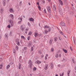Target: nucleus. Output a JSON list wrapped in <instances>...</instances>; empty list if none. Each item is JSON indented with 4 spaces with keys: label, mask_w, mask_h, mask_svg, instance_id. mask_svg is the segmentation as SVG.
<instances>
[{
    "label": "nucleus",
    "mask_w": 76,
    "mask_h": 76,
    "mask_svg": "<svg viewBox=\"0 0 76 76\" xmlns=\"http://www.w3.org/2000/svg\"><path fill=\"white\" fill-rule=\"evenodd\" d=\"M22 22V21H19L18 22V24H20Z\"/></svg>",
    "instance_id": "41"
},
{
    "label": "nucleus",
    "mask_w": 76,
    "mask_h": 76,
    "mask_svg": "<svg viewBox=\"0 0 76 76\" xmlns=\"http://www.w3.org/2000/svg\"><path fill=\"white\" fill-rule=\"evenodd\" d=\"M60 25L61 26H64V23L62 22L60 23Z\"/></svg>",
    "instance_id": "20"
},
{
    "label": "nucleus",
    "mask_w": 76,
    "mask_h": 76,
    "mask_svg": "<svg viewBox=\"0 0 76 76\" xmlns=\"http://www.w3.org/2000/svg\"><path fill=\"white\" fill-rule=\"evenodd\" d=\"M51 31V28H50V27L49 28V29L48 30V32H50V31Z\"/></svg>",
    "instance_id": "49"
},
{
    "label": "nucleus",
    "mask_w": 76,
    "mask_h": 76,
    "mask_svg": "<svg viewBox=\"0 0 76 76\" xmlns=\"http://www.w3.org/2000/svg\"><path fill=\"white\" fill-rule=\"evenodd\" d=\"M9 25L11 27L13 26V21L12 20H10L9 21Z\"/></svg>",
    "instance_id": "2"
},
{
    "label": "nucleus",
    "mask_w": 76,
    "mask_h": 76,
    "mask_svg": "<svg viewBox=\"0 0 76 76\" xmlns=\"http://www.w3.org/2000/svg\"><path fill=\"white\" fill-rule=\"evenodd\" d=\"M59 2L61 6H63V3L61 0H59Z\"/></svg>",
    "instance_id": "13"
},
{
    "label": "nucleus",
    "mask_w": 76,
    "mask_h": 76,
    "mask_svg": "<svg viewBox=\"0 0 76 76\" xmlns=\"http://www.w3.org/2000/svg\"><path fill=\"white\" fill-rule=\"evenodd\" d=\"M62 61H65V59H64V58H63Z\"/></svg>",
    "instance_id": "64"
},
{
    "label": "nucleus",
    "mask_w": 76,
    "mask_h": 76,
    "mask_svg": "<svg viewBox=\"0 0 76 76\" xmlns=\"http://www.w3.org/2000/svg\"><path fill=\"white\" fill-rule=\"evenodd\" d=\"M55 57L56 58H58V54H56Z\"/></svg>",
    "instance_id": "45"
},
{
    "label": "nucleus",
    "mask_w": 76,
    "mask_h": 76,
    "mask_svg": "<svg viewBox=\"0 0 76 76\" xmlns=\"http://www.w3.org/2000/svg\"><path fill=\"white\" fill-rule=\"evenodd\" d=\"M38 8L39 10H41V7L39 5H38Z\"/></svg>",
    "instance_id": "47"
},
{
    "label": "nucleus",
    "mask_w": 76,
    "mask_h": 76,
    "mask_svg": "<svg viewBox=\"0 0 76 76\" xmlns=\"http://www.w3.org/2000/svg\"><path fill=\"white\" fill-rule=\"evenodd\" d=\"M2 60V58H0V61H1Z\"/></svg>",
    "instance_id": "63"
},
{
    "label": "nucleus",
    "mask_w": 76,
    "mask_h": 76,
    "mask_svg": "<svg viewBox=\"0 0 76 76\" xmlns=\"http://www.w3.org/2000/svg\"><path fill=\"white\" fill-rule=\"evenodd\" d=\"M28 35H32V32L31 31H29L28 32Z\"/></svg>",
    "instance_id": "32"
},
{
    "label": "nucleus",
    "mask_w": 76,
    "mask_h": 76,
    "mask_svg": "<svg viewBox=\"0 0 76 76\" xmlns=\"http://www.w3.org/2000/svg\"><path fill=\"white\" fill-rule=\"evenodd\" d=\"M48 64H45V70H47L48 69Z\"/></svg>",
    "instance_id": "9"
},
{
    "label": "nucleus",
    "mask_w": 76,
    "mask_h": 76,
    "mask_svg": "<svg viewBox=\"0 0 76 76\" xmlns=\"http://www.w3.org/2000/svg\"><path fill=\"white\" fill-rule=\"evenodd\" d=\"M28 64H32V61L31 60H28Z\"/></svg>",
    "instance_id": "12"
},
{
    "label": "nucleus",
    "mask_w": 76,
    "mask_h": 76,
    "mask_svg": "<svg viewBox=\"0 0 76 76\" xmlns=\"http://www.w3.org/2000/svg\"><path fill=\"white\" fill-rule=\"evenodd\" d=\"M64 72H62V74L59 73V76H63V75H64Z\"/></svg>",
    "instance_id": "26"
},
{
    "label": "nucleus",
    "mask_w": 76,
    "mask_h": 76,
    "mask_svg": "<svg viewBox=\"0 0 76 76\" xmlns=\"http://www.w3.org/2000/svg\"><path fill=\"white\" fill-rule=\"evenodd\" d=\"M3 67V65L2 64L0 65V69H1Z\"/></svg>",
    "instance_id": "43"
},
{
    "label": "nucleus",
    "mask_w": 76,
    "mask_h": 76,
    "mask_svg": "<svg viewBox=\"0 0 76 76\" xmlns=\"http://www.w3.org/2000/svg\"><path fill=\"white\" fill-rule=\"evenodd\" d=\"M3 2V6H5L6 4V0H4Z\"/></svg>",
    "instance_id": "16"
},
{
    "label": "nucleus",
    "mask_w": 76,
    "mask_h": 76,
    "mask_svg": "<svg viewBox=\"0 0 76 76\" xmlns=\"http://www.w3.org/2000/svg\"><path fill=\"white\" fill-rule=\"evenodd\" d=\"M32 45V44L31 43H28V47H30Z\"/></svg>",
    "instance_id": "42"
},
{
    "label": "nucleus",
    "mask_w": 76,
    "mask_h": 76,
    "mask_svg": "<svg viewBox=\"0 0 76 76\" xmlns=\"http://www.w3.org/2000/svg\"><path fill=\"white\" fill-rule=\"evenodd\" d=\"M5 37H6V38H7L8 37V34H5Z\"/></svg>",
    "instance_id": "40"
},
{
    "label": "nucleus",
    "mask_w": 76,
    "mask_h": 76,
    "mask_svg": "<svg viewBox=\"0 0 76 76\" xmlns=\"http://www.w3.org/2000/svg\"><path fill=\"white\" fill-rule=\"evenodd\" d=\"M12 32H10L9 34L10 36H12Z\"/></svg>",
    "instance_id": "50"
},
{
    "label": "nucleus",
    "mask_w": 76,
    "mask_h": 76,
    "mask_svg": "<svg viewBox=\"0 0 76 76\" xmlns=\"http://www.w3.org/2000/svg\"><path fill=\"white\" fill-rule=\"evenodd\" d=\"M7 26V27L8 28H10V27H11L10 25H8Z\"/></svg>",
    "instance_id": "52"
},
{
    "label": "nucleus",
    "mask_w": 76,
    "mask_h": 76,
    "mask_svg": "<svg viewBox=\"0 0 76 76\" xmlns=\"http://www.w3.org/2000/svg\"><path fill=\"white\" fill-rule=\"evenodd\" d=\"M53 10H54V11H56V6L53 5Z\"/></svg>",
    "instance_id": "17"
},
{
    "label": "nucleus",
    "mask_w": 76,
    "mask_h": 76,
    "mask_svg": "<svg viewBox=\"0 0 76 76\" xmlns=\"http://www.w3.org/2000/svg\"><path fill=\"white\" fill-rule=\"evenodd\" d=\"M45 28H50V26H47V25H46L45 26Z\"/></svg>",
    "instance_id": "35"
},
{
    "label": "nucleus",
    "mask_w": 76,
    "mask_h": 76,
    "mask_svg": "<svg viewBox=\"0 0 76 76\" xmlns=\"http://www.w3.org/2000/svg\"><path fill=\"white\" fill-rule=\"evenodd\" d=\"M37 5H39V2H37Z\"/></svg>",
    "instance_id": "62"
},
{
    "label": "nucleus",
    "mask_w": 76,
    "mask_h": 76,
    "mask_svg": "<svg viewBox=\"0 0 76 76\" xmlns=\"http://www.w3.org/2000/svg\"><path fill=\"white\" fill-rule=\"evenodd\" d=\"M60 10H59V13L60 15H61V16L62 15H63V12H62V9H60Z\"/></svg>",
    "instance_id": "7"
},
{
    "label": "nucleus",
    "mask_w": 76,
    "mask_h": 76,
    "mask_svg": "<svg viewBox=\"0 0 76 76\" xmlns=\"http://www.w3.org/2000/svg\"><path fill=\"white\" fill-rule=\"evenodd\" d=\"M57 39H58V38L57 37H55L54 38V41L55 42H57Z\"/></svg>",
    "instance_id": "19"
},
{
    "label": "nucleus",
    "mask_w": 76,
    "mask_h": 76,
    "mask_svg": "<svg viewBox=\"0 0 76 76\" xmlns=\"http://www.w3.org/2000/svg\"><path fill=\"white\" fill-rule=\"evenodd\" d=\"M18 20H20V21H23L22 20V17H20L18 18Z\"/></svg>",
    "instance_id": "18"
},
{
    "label": "nucleus",
    "mask_w": 76,
    "mask_h": 76,
    "mask_svg": "<svg viewBox=\"0 0 76 76\" xmlns=\"http://www.w3.org/2000/svg\"><path fill=\"white\" fill-rule=\"evenodd\" d=\"M53 42H54V40H53V39L52 38L50 39L49 41V45H52V44L53 43Z\"/></svg>",
    "instance_id": "3"
},
{
    "label": "nucleus",
    "mask_w": 76,
    "mask_h": 76,
    "mask_svg": "<svg viewBox=\"0 0 76 76\" xmlns=\"http://www.w3.org/2000/svg\"><path fill=\"white\" fill-rule=\"evenodd\" d=\"M35 64H39L41 63V61H40L39 60H37L35 62Z\"/></svg>",
    "instance_id": "5"
},
{
    "label": "nucleus",
    "mask_w": 76,
    "mask_h": 76,
    "mask_svg": "<svg viewBox=\"0 0 76 76\" xmlns=\"http://www.w3.org/2000/svg\"><path fill=\"white\" fill-rule=\"evenodd\" d=\"M28 26L29 27H30L31 26V24H30V23L29 22L28 23Z\"/></svg>",
    "instance_id": "33"
},
{
    "label": "nucleus",
    "mask_w": 76,
    "mask_h": 76,
    "mask_svg": "<svg viewBox=\"0 0 76 76\" xmlns=\"http://www.w3.org/2000/svg\"><path fill=\"white\" fill-rule=\"evenodd\" d=\"M70 49L71 50V51H73V49L72 48V47H70Z\"/></svg>",
    "instance_id": "54"
},
{
    "label": "nucleus",
    "mask_w": 76,
    "mask_h": 76,
    "mask_svg": "<svg viewBox=\"0 0 76 76\" xmlns=\"http://www.w3.org/2000/svg\"><path fill=\"white\" fill-rule=\"evenodd\" d=\"M10 17L11 18H12V20H13V15L12 14H10Z\"/></svg>",
    "instance_id": "15"
},
{
    "label": "nucleus",
    "mask_w": 76,
    "mask_h": 76,
    "mask_svg": "<svg viewBox=\"0 0 76 76\" xmlns=\"http://www.w3.org/2000/svg\"><path fill=\"white\" fill-rule=\"evenodd\" d=\"M13 53L14 55L16 54V50H15V49H13Z\"/></svg>",
    "instance_id": "29"
},
{
    "label": "nucleus",
    "mask_w": 76,
    "mask_h": 76,
    "mask_svg": "<svg viewBox=\"0 0 76 76\" xmlns=\"http://www.w3.org/2000/svg\"><path fill=\"white\" fill-rule=\"evenodd\" d=\"M17 45H18V46H19L20 45V42H17V43H16Z\"/></svg>",
    "instance_id": "31"
},
{
    "label": "nucleus",
    "mask_w": 76,
    "mask_h": 76,
    "mask_svg": "<svg viewBox=\"0 0 76 76\" xmlns=\"http://www.w3.org/2000/svg\"><path fill=\"white\" fill-rule=\"evenodd\" d=\"M19 4L20 5H21V4H22V1H20V2Z\"/></svg>",
    "instance_id": "61"
},
{
    "label": "nucleus",
    "mask_w": 76,
    "mask_h": 76,
    "mask_svg": "<svg viewBox=\"0 0 76 76\" xmlns=\"http://www.w3.org/2000/svg\"><path fill=\"white\" fill-rule=\"evenodd\" d=\"M47 9L48 12H49V13H51V9L50 8V7H47Z\"/></svg>",
    "instance_id": "8"
},
{
    "label": "nucleus",
    "mask_w": 76,
    "mask_h": 76,
    "mask_svg": "<svg viewBox=\"0 0 76 76\" xmlns=\"http://www.w3.org/2000/svg\"><path fill=\"white\" fill-rule=\"evenodd\" d=\"M21 59H22V56H20L19 58V60L20 61L21 60Z\"/></svg>",
    "instance_id": "48"
},
{
    "label": "nucleus",
    "mask_w": 76,
    "mask_h": 76,
    "mask_svg": "<svg viewBox=\"0 0 76 76\" xmlns=\"http://www.w3.org/2000/svg\"><path fill=\"white\" fill-rule=\"evenodd\" d=\"M27 49V48H26V47H25L24 48V50H26Z\"/></svg>",
    "instance_id": "57"
},
{
    "label": "nucleus",
    "mask_w": 76,
    "mask_h": 76,
    "mask_svg": "<svg viewBox=\"0 0 76 76\" xmlns=\"http://www.w3.org/2000/svg\"><path fill=\"white\" fill-rule=\"evenodd\" d=\"M63 51H64L65 53H67V51L66 50L64 49H63Z\"/></svg>",
    "instance_id": "24"
},
{
    "label": "nucleus",
    "mask_w": 76,
    "mask_h": 76,
    "mask_svg": "<svg viewBox=\"0 0 76 76\" xmlns=\"http://www.w3.org/2000/svg\"><path fill=\"white\" fill-rule=\"evenodd\" d=\"M19 42V39H17L16 40H15V42H16V43H17V42Z\"/></svg>",
    "instance_id": "23"
},
{
    "label": "nucleus",
    "mask_w": 76,
    "mask_h": 76,
    "mask_svg": "<svg viewBox=\"0 0 76 76\" xmlns=\"http://www.w3.org/2000/svg\"><path fill=\"white\" fill-rule=\"evenodd\" d=\"M45 32L46 34H47L48 32V31L47 30H46L45 31Z\"/></svg>",
    "instance_id": "34"
},
{
    "label": "nucleus",
    "mask_w": 76,
    "mask_h": 76,
    "mask_svg": "<svg viewBox=\"0 0 76 76\" xmlns=\"http://www.w3.org/2000/svg\"><path fill=\"white\" fill-rule=\"evenodd\" d=\"M19 76V74L18 73H16L15 74V76Z\"/></svg>",
    "instance_id": "56"
},
{
    "label": "nucleus",
    "mask_w": 76,
    "mask_h": 76,
    "mask_svg": "<svg viewBox=\"0 0 76 76\" xmlns=\"http://www.w3.org/2000/svg\"><path fill=\"white\" fill-rule=\"evenodd\" d=\"M44 12L45 13H47V11L46 10H45V9L44 10Z\"/></svg>",
    "instance_id": "55"
},
{
    "label": "nucleus",
    "mask_w": 76,
    "mask_h": 76,
    "mask_svg": "<svg viewBox=\"0 0 76 76\" xmlns=\"http://www.w3.org/2000/svg\"><path fill=\"white\" fill-rule=\"evenodd\" d=\"M40 57L41 58H43V57H44V55L42 54L41 55Z\"/></svg>",
    "instance_id": "36"
},
{
    "label": "nucleus",
    "mask_w": 76,
    "mask_h": 76,
    "mask_svg": "<svg viewBox=\"0 0 76 76\" xmlns=\"http://www.w3.org/2000/svg\"><path fill=\"white\" fill-rule=\"evenodd\" d=\"M45 60H47V56H45Z\"/></svg>",
    "instance_id": "53"
},
{
    "label": "nucleus",
    "mask_w": 76,
    "mask_h": 76,
    "mask_svg": "<svg viewBox=\"0 0 76 76\" xmlns=\"http://www.w3.org/2000/svg\"><path fill=\"white\" fill-rule=\"evenodd\" d=\"M0 12L1 14H3L4 12V9L3 8H1L0 10Z\"/></svg>",
    "instance_id": "6"
},
{
    "label": "nucleus",
    "mask_w": 76,
    "mask_h": 76,
    "mask_svg": "<svg viewBox=\"0 0 76 76\" xmlns=\"http://www.w3.org/2000/svg\"><path fill=\"white\" fill-rule=\"evenodd\" d=\"M59 57H61V54H60L59 55Z\"/></svg>",
    "instance_id": "60"
},
{
    "label": "nucleus",
    "mask_w": 76,
    "mask_h": 76,
    "mask_svg": "<svg viewBox=\"0 0 76 76\" xmlns=\"http://www.w3.org/2000/svg\"><path fill=\"white\" fill-rule=\"evenodd\" d=\"M30 38H31V37L30 36H29L27 37V39L28 40H29L30 39Z\"/></svg>",
    "instance_id": "46"
},
{
    "label": "nucleus",
    "mask_w": 76,
    "mask_h": 76,
    "mask_svg": "<svg viewBox=\"0 0 76 76\" xmlns=\"http://www.w3.org/2000/svg\"><path fill=\"white\" fill-rule=\"evenodd\" d=\"M26 28V26L25 25H21L20 27V31H24V29Z\"/></svg>",
    "instance_id": "1"
},
{
    "label": "nucleus",
    "mask_w": 76,
    "mask_h": 76,
    "mask_svg": "<svg viewBox=\"0 0 76 76\" xmlns=\"http://www.w3.org/2000/svg\"><path fill=\"white\" fill-rule=\"evenodd\" d=\"M20 68H21V64L20 63L19 64V69H20Z\"/></svg>",
    "instance_id": "27"
},
{
    "label": "nucleus",
    "mask_w": 76,
    "mask_h": 76,
    "mask_svg": "<svg viewBox=\"0 0 76 76\" xmlns=\"http://www.w3.org/2000/svg\"><path fill=\"white\" fill-rule=\"evenodd\" d=\"M38 33H35L34 34V35L35 37L38 35Z\"/></svg>",
    "instance_id": "21"
},
{
    "label": "nucleus",
    "mask_w": 76,
    "mask_h": 76,
    "mask_svg": "<svg viewBox=\"0 0 76 76\" xmlns=\"http://www.w3.org/2000/svg\"><path fill=\"white\" fill-rule=\"evenodd\" d=\"M21 38H22V39H25V37L24 36H21Z\"/></svg>",
    "instance_id": "28"
},
{
    "label": "nucleus",
    "mask_w": 76,
    "mask_h": 76,
    "mask_svg": "<svg viewBox=\"0 0 76 76\" xmlns=\"http://www.w3.org/2000/svg\"><path fill=\"white\" fill-rule=\"evenodd\" d=\"M51 52H54V48H51Z\"/></svg>",
    "instance_id": "37"
},
{
    "label": "nucleus",
    "mask_w": 76,
    "mask_h": 76,
    "mask_svg": "<svg viewBox=\"0 0 76 76\" xmlns=\"http://www.w3.org/2000/svg\"><path fill=\"white\" fill-rule=\"evenodd\" d=\"M10 65H7L6 67L7 69H9V68H10Z\"/></svg>",
    "instance_id": "22"
},
{
    "label": "nucleus",
    "mask_w": 76,
    "mask_h": 76,
    "mask_svg": "<svg viewBox=\"0 0 76 76\" xmlns=\"http://www.w3.org/2000/svg\"><path fill=\"white\" fill-rule=\"evenodd\" d=\"M72 62H73V63H75V61L73 59H72Z\"/></svg>",
    "instance_id": "58"
},
{
    "label": "nucleus",
    "mask_w": 76,
    "mask_h": 76,
    "mask_svg": "<svg viewBox=\"0 0 76 76\" xmlns=\"http://www.w3.org/2000/svg\"><path fill=\"white\" fill-rule=\"evenodd\" d=\"M70 70H68L67 72V76H70Z\"/></svg>",
    "instance_id": "11"
},
{
    "label": "nucleus",
    "mask_w": 76,
    "mask_h": 76,
    "mask_svg": "<svg viewBox=\"0 0 76 76\" xmlns=\"http://www.w3.org/2000/svg\"><path fill=\"white\" fill-rule=\"evenodd\" d=\"M29 30V28H26L25 30V32L26 34H27V32H28V31Z\"/></svg>",
    "instance_id": "10"
},
{
    "label": "nucleus",
    "mask_w": 76,
    "mask_h": 76,
    "mask_svg": "<svg viewBox=\"0 0 76 76\" xmlns=\"http://www.w3.org/2000/svg\"><path fill=\"white\" fill-rule=\"evenodd\" d=\"M9 12L11 13H14V12H15V11H14V10H13V8H10L9 10Z\"/></svg>",
    "instance_id": "4"
},
{
    "label": "nucleus",
    "mask_w": 76,
    "mask_h": 76,
    "mask_svg": "<svg viewBox=\"0 0 76 76\" xmlns=\"http://www.w3.org/2000/svg\"><path fill=\"white\" fill-rule=\"evenodd\" d=\"M32 64H29V65L28 66V67H30V68H31V67H32Z\"/></svg>",
    "instance_id": "30"
},
{
    "label": "nucleus",
    "mask_w": 76,
    "mask_h": 76,
    "mask_svg": "<svg viewBox=\"0 0 76 76\" xmlns=\"http://www.w3.org/2000/svg\"><path fill=\"white\" fill-rule=\"evenodd\" d=\"M33 70H34V71H35V70H37V68L35 67H34L33 68Z\"/></svg>",
    "instance_id": "51"
},
{
    "label": "nucleus",
    "mask_w": 76,
    "mask_h": 76,
    "mask_svg": "<svg viewBox=\"0 0 76 76\" xmlns=\"http://www.w3.org/2000/svg\"><path fill=\"white\" fill-rule=\"evenodd\" d=\"M59 32L61 35H63V32L62 31H59Z\"/></svg>",
    "instance_id": "38"
},
{
    "label": "nucleus",
    "mask_w": 76,
    "mask_h": 76,
    "mask_svg": "<svg viewBox=\"0 0 76 76\" xmlns=\"http://www.w3.org/2000/svg\"><path fill=\"white\" fill-rule=\"evenodd\" d=\"M33 50H34V48H33V47H31V51H33Z\"/></svg>",
    "instance_id": "39"
},
{
    "label": "nucleus",
    "mask_w": 76,
    "mask_h": 76,
    "mask_svg": "<svg viewBox=\"0 0 76 76\" xmlns=\"http://www.w3.org/2000/svg\"><path fill=\"white\" fill-rule=\"evenodd\" d=\"M50 68L51 69H53V63H50Z\"/></svg>",
    "instance_id": "14"
},
{
    "label": "nucleus",
    "mask_w": 76,
    "mask_h": 76,
    "mask_svg": "<svg viewBox=\"0 0 76 76\" xmlns=\"http://www.w3.org/2000/svg\"><path fill=\"white\" fill-rule=\"evenodd\" d=\"M42 1L43 3H45V1L44 0H42Z\"/></svg>",
    "instance_id": "59"
},
{
    "label": "nucleus",
    "mask_w": 76,
    "mask_h": 76,
    "mask_svg": "<svg viewBox=\"0 0 76 76\" xmlns=\"http://www.w3.org/2000/svg\"><path fill=\"white\" fill-rule=\"evenodd\" d=\"M34 19H33L32 18H29V20L30 21H31V22H33L34 20Z\"/></svg>",
    "instance_id": "25"
},
{
    "label": "nucleus",
    "mask_w": 76,
    "mask_h": 76,
    "mask_svg": "<svg viewBox=\"0 0 76 76\" xmlns=\"http://www.w3.org/2000/svg\"><path fill=\"white\" fill-rule=\"evenodd\" d=\"M15 49L16 50H19V47H18V46H16Z\"/></svg>",
    "instance_id": "44"
}]
</instances>
